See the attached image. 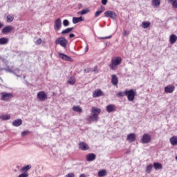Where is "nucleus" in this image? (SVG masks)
Instances as JSON below:
<instances>
[{
	"label": "nucleus",
	"instance_id": "f257e3e1",
	"mask_svg": "<svg viewBox=\"0 0 177 177\" xmlns=\"http://www.w3.org/2000/svg\"><path fill=\"white\" fill-rule=\"evenodd\" d=\"M100 113H102L100 108L93 107L91 109V115L88 116V121L90 122H97Z\"/></svg>",
	"mask_w": 177,
	"mask_h": 177
},
{
	"label": "nucleus",
	"instance_id": "f03ea898",
	"mask_svg": "<svg viewBox=\"0 0 177 177\" xmlns=\"http://www.w3.org/2000/svg\"><path fill=\"white\" fill-rule=\"evenodd\" d=\"M122 62V59L120 57H115L111 60V63L109 65V67L111 70H117V66H120L121 62Z\"/></svg>",
	"mask_w": 177,
	"mask_h": 177
},
{
	"label": "nucleus",
	"instance_id": "7ed1b4c3",
	"mask_svg": "<svg viewBox=\"0 0 177 177\" xmlns=\"http://www.w3.org/2000/svg\"><path fill=\"white\" fill-rule=\"evenodd\" d=\"M125 96L127 97L128 100L129 102H133L135 100V96H136V92L133 91V89L126 90L124 91Z\"/></svg>",
	"mask_w": 177,
	"mask_h": 177
},
{
	"label": "nucleus",
	"instance_id": "20e7f679",
	"mask_svg": "<svg viewBox=\"0 0 177 177\" xmlns=\"http://www.w3.org/2000/svg\"><path fill=\"white\" fill-rule=\"evenodd\" d=\"M55 45H60L62 48L66 49L67 48V44H68V41H67L64 37H61L57 38L55 41Z\"/></svg>",
	"mask_w": 177,
	"mask_h": 177
},
{
	"label": "nucleus",
	"instance_id": "39448f33",
	"mask_svg": "<svg viewBox=\"0 0 177 177\" xmlns=\"http://www.w3.org/2000/svg\"><path fill=\"white\" fill-rule=\"evenodd\" d=\"M1 100H3V102H8V100H10V99H12L13 97V93H1Z\"/></svg>",
	"mask_w": 177,
	"mask_h": 177
},
{
	"label": "nucleus",
	"instance_id": "423d86ee",
	"mask_svg": "<svg viewBox=\"0 0 177 177\" xmlns=\"http://www.w3.org/2000/svg\"><path fill=\"white\" fill-rule=\"evenodd\" d=\"M141 142L144 145L150 143V142H151V136H150V134H148V133L144 134L141 138Z\"/></svg>",
	"mask_w": 177,
	"mask_h": 177
},
{
	"label": "nucleus",
	"instance_id": "0eeeda50",
	"mask_svg": "<svg viewBox=\"0 0 177 177\" xmlns=\"http://www.w3.org/2000/svg\"><path fill=\"white\" fill-rule=\"evenodd\" d=\"M37 99H39L40 102H45V100L48 99V95L46 93H45V91H39L37 93Z\"/></svg>",
	"mask_w": 177,
	"mask_h": 177
},
{
	"label": "nucleus",
	"instance_id": "6e6552de",
	"mask_svg": "<svg viewBox=\"0 0 177 177\" xmlns=\"http://www.w3.org/2000/svg\"><path fill=\"white\" fill-rule=\"evenodd\" d=\"M105 17H110L113 20L117 19V14L114 11L108 10L104 12Z\"/></svg>",
	"mask_w": 177,
	"mask_h": 177
},
{
	"label": "nucleus",
	"instance_id": "1a4fd4ad",
	"mask_svg": "<svg viewBox=\"0 0 177 177\" xmlns=\"http://www.w3.org/2000/svg\"><path fill=\"white\" fill-rule=\"evenodd\" d=\"M54 26L55 31H59V30L62 28V19H60V18L57 19Z\"/></svg>",
	"mask_w": 177,
	"mask_h": 177
},
{
	"label": "nucleus",
	"instance_id": "9d476101",
	"mask_svg": "<svg viewBox=\"0 0 177 177\" xmlns=\"http://www.w3.org/2000/svg\"><path fill=\"white\" fill-rule=\"evenodd\" d=\"M117 111V106L115 104H109L106 106V111L108 113H114V111Z\"/></svg>",
	"mask_w": 177,
	"mask_h": 177
},
{
	"label": "nucleus",
	"instance_id": "9b49d317",
	"mask_svg": "<svg viewBox=\"0 0 177 177\" xmlns=\"http://www.w3.org/2000/svg\"><path fill=\"white\" fill-rule=\"evenodd\" d=\"M79 149L83 151H86V150H89V146L86 142H81L79 144Z\"/></svg>",
	"mask_w": 177,
	"mask_h": 177
},
{
	"label": "nucleus",
	"instance_id": "f8f14e48",
	"mask_svg": "<svg viewBox=\"0 0 177 177\" xmlns=\"http://www.w3.org/2000/svg\"><path fill=\"white\" fill-rule=\"evenodd\" d=\"M175 91V86L172 85H168L165 87V93H172Z\"/></svg>",
	"mask_w": 177,
	"mask_h": 177
},
{
	"label": "nucleus",
	"instance_id": "ddd939ff",
	"mask_svg": "<svg viewBox=\"0 0 177 177\" xmlns=\"http://www.w3.org/2000/svg\"><path fill=\"white\" fill-rule=\"evenodd\" d=\"M127 140H128V142H129V143H132V142H135V140H136V135L133 133L129 134L127 136Z\"/></svg>",
	"mask_w": 177,
	"mask_h": 177
},
{
	"label": "nucleus",
	"instance_id": "4468645a",
	"mask_svg": "<svg viewBox=\"0 0 177 177\" xmlns=\"http://www.w3.org/2000/svg\"><path fill=\"white\" fill-rule=\"evenodd\" d=\"M59 56L62 60H66V62H71L72 59L71 57H68L67 55L64 53H59Z\"/></svg>",
	"mask_w": 177,
	"mask_h": 177
},
{
	"label": "nucleus",
	"instance_id": "2eb2a0df",
	"mask_svg": "<svg viewBox=\"0 0 177 177\" xmlns=\"http://www.w3.org/2000/svg\"><path fill=\"white\" fill-rule=\"evenodd\" d=\"M111 82L115 86L118 85V77H117V75H112Z\"/></svg>",
	"mask_w": 177,
	"mask_h": 177
},
{
	"label": "nucleus",
	"instance_id": "dca6fc26",
	"mask_svg": "<svg viewBox=\"0 0 177 177\" xmlns=\"http://www.w3.org/2000/svg\"><path fill=\"white\" fill-rule=\"evenodd\" d=\"M100 96H103V91L101 89L95 90L93 93V97H100Z\"/></svg>",
	"mask_w": 177,
	"mask_h": 177
},
{
	"label": "nucleus",
	"instance_id": "f3484780",
	"mask_svg": "<svg viewBox=\"0 0 177 177\" xmlns=\"http://www.w3.org/2000/svg\"><path fill=\"white\" fill-rule=\"evenodd\" d=\"M12 30H13V28L12 26H7L2 29L1 32L3 34H9V32H10Z\"/></svg>",
	"mask_w": 177,
	"mask_h": 177
},
{
	"label": "nucleus",
	"instance_id": "a211bd4d",
	"mask_svg": "<svg viewBox=\"0 0 177 177\" xmlns=\"http://www.w3.org/2000/svg\"><path fill=\"white\" fill-rule=\"evenodd\" d=\"M96 160V155L95 153H88L86 155V160L87 161H94Z\"/></svg>",
	"mask_w": 177,
	"mask_h": 177
},
{
	"label": "nucleus",
	"instance_id": "6ab92c4d",
	"mask_svg": "<svg viewBox=\"0 0 177 177\" xmlns=\"http://www.w3.org/2000/svg\"><path fill=\"white\" fill-rule=\"evenodd\" d=\"M81 21H84V18L82 17H73V24H77V23H80Z\"/></svg>",
	"mask_w": 177,
	"mask_h": 177
},
{
	"label": "nucleus",
	"instance_id": "aec40b11",
	"mask_svg": "<svg viewBox=\"0 0 177 177\" xmlns=\"http://www.w3.org/2000/svg\"><path fill=\"white\" fill-rule=\"evenodd\" d=\"M23 124V120L21 119H17L12 122L13 127H20Z\"/></svg>",
	"mask_w": 177,
	"mask_h": 177
},
{
	"label": "nucleus",
	"instance_id": "412c9836",
	"mask_svg": "<svg viewBox=\"0 0 177 177\" xmlns=\"http://www.w3.org/2000/svg\"><path fill=\"white\" fill-rule=\"evenodd\" d=\"M169 142H170L171 145H172V146H176V145H177V136H174L171 138H170Z\"/></svg>",
	"mask_w": 177,
	"mask_h": 177
},
{
	"label": "nucleus",
	"instance_id": "4be33fe9",
	"mask_svg": "<svg viewBox=\"0 0 177 177\" xmlns=\"http://www.w3.org/2000/svg\"><path fill=\"white\" fill-rule=\"evenodd\" d=\"M177 41V37L176 36V35H171L169 37V42L171 44V45H174V44H175Z\"/></svg>",
	"mask_w": 177,
	"mask_h": 177
},
{
	"label": "nucleus",
	"instance_id": "5701e85b",
	"mask_svg": "<svg viewBox=\"0 0 177 177\" xmlns=\"http://www.w3.org/2000/svg\"><path fill=\"white\" fill-rule=\"evenodd\" d=\"M73 30H74V27L72 28H68L62 31L61 34L62 35H66V34H68L70 32H71V31H73Z\"/></svg>",
	"mask_w": 177,
	"mask_h": 177
},
{
	"label": "nucleus",
	"instance_id": "b1692460",
	"mask_svg": "<svg viewBox=\"0 0 177 177\" xmlns=\"http://www.w3.org/2000/svg\"><path fill=\"white\" fill-rule=\"evenodd\" d=\"M153 168L156 169V171H158V169H162V165L160 162H154Z\"/></svg>",
	"mask_w": 177,
	"mask_h": 177
},
{
	"label": "nucleus",
	"instance_id": "393cba45",
	"mask_svg": "<svg viewBox=\"0 0 177 177\" xmlns=\"http://www.w3.org/2000/svg\"><path fill=\"white\" fill-rule=\"evenodd\" d=\"M9 42V39L7 37L0 38V45H6Z\"/></svg>",
	"mask_w": 177,
	"mask_h": 177
},
{
	"label": "nucleus",
	"instance_id": "a878e982",
	"mask_svg": "<svg viewBox=\"0 0 177 177\" xmlns=\"http://www.w3.org/2000/svg\"><path fill=\"white\" fill-rule=\"evenodd\" d=\"M76 82L77 80L75 79V77L72 76L68 79L67 83L69 84V85H74Z\"/></svg>",
	"mask_w": 177,
	"mask_h": 177
},
{
	"label": "nucleus",
	"instance_id": "bb28decb",
	"mask_svg": "<svg viewBox=\"0 0 177 177\" xmlns=\"http://www.w3.org/2000/svg\"><path fill=\"white\" fill-rule=\"evenodd\" d=\"M3 70L7 73H11L12 74H15V71H17V73H19L20 71V69L19 68H16L15 71H13L10 68H5Z\"/></svg>",
	"mask_w": 177,
	"mask_h": 177
},
{
	"label": "nucleus",
	"instance_id": "cd10ccee",
	"mask_svg": "<svg viewBox=\"0 0 177 177\" xmlns=\"http://www.w3.org/2000/svg\"><path fill=\"white\" fill-rule=\"evenodd\" d=\"M29 169H31V165H28L26 166H24V167L21 168V171L22 172L27 173Z\"/></svg>",
	"mask_w": 177,
	"mask_h": 177
},
{
	"label": "nucleus",
	"instance_id": "c85d7f7f",
	"mask_svg": "<svg viewBox=\"0 0 177 177\" xmlns=\"http://www.w3.org/2000/svg\"><path fill=\"white\" fill-rule=\"evenodd\" d=\"M73 110L76 111V113H79V114H81V113H82V108L80 107V106H73Z\"/></svg>",
	"mask_w": 177,
	"mask_h": 177
},
{
	"label": "nucleus",
	"instance_id": "c756f323",
	"mask_svg": "<svg viewBox=\"0 0 177 177\" xmlns=\"http://www.w3.org/2000/svg\"><path fill=\"white\" fill-rule=\"evenodd\" d=\"M107 175V171L104 169L100 170L98 171V176L99 177H104Z\"/></svg>",
	"mask_w": 177,
	"mask_h": 177
},
{
	"label": "nucleus",
	"instance_id": "7c9ffc66",
	"mask_svg": "<svg viewBox=\"0 0 177 177\" xmlns=\"http://www.w3.org/2000/svg\"><path fill=\"white\" fill-rule=\"evenodd\" d=\"M1 120L3 121H8L10 120V115H2L0 116Z\"/></svg>",
	"mask_w": 177,
	"mask_h": 177
},
{
	"label": "nucleus",
	"instance_id": "2f4dec72",
	"mask_svg": "<svg viewBox=\"0 0 177 177\" xmlns=\"http://www.w3.org/2000/svg\"><path fill=\"white\" fill-rule=\"evenodd\" d=\"M89 12H91L89 8H86V9L82 10V11H79L77 12V15H86V13H89Z\"/></svg>",
	"mask_w": 177,
	"mask_h": 177
},
{
	"label": "nucleus",
	"instance_id": "473e14b6",
	"mask_svg": "<svg viewBox=\"0 0 177 177\" xmlns=\"http://www.w3.org/2000/svg\"><path fill=\"white\" fill-rule=\"evenodd\" d=\"M7 19V22L8 23H12V21H13L14 19H15V16L11 15H8L6 17Z\"/></svg>",
	"mask_w": 177,
	"mask_h": 177
},
{
	"label": "nucleus",
	"instance_id": "72a5a7b5",
	"mask_svg": "<svg viewBox=\"0 0 177 177\" xmlns=\"http://www.w3.org/2000/svg\"><path fill=\"white\" fill-rule=\"evenodd\" d=\"M150 21H143L142 23V28H149V26H150Z\"/></svg>",
	"mask_w": 177,
	"mask_h": 177
},
{
	"label": "nucleus",
	"instance_id": "f704fd0d",
	"mask_svg": "<svg viewBox=\"0 0 177 177\" xmlns=\"http://www.w3.org/2000/svg\"><path fill=\"white\" fill-rule=\"evenodd\" d=\"M152 3L153 6H160L161 0H152Z\"/></svg>",
	"mask_w": 177,
	"mask_h": 177
},
{
	"label": "nucleus",
	"instance_id": "c9c22d12",
	"mask_svg": "<svg viewBox=\"0 0 177 177\" xmlns=\"http://www.w3.org/2000/svg\"><path fill=\"white\" fill-rule=\"evenodd\" d=\"M151 169H153V165H149L146 167V172L147 174H150V172H151Z\"/></svg>",
	"mask_w": 177,
	"mask_h": 177
},
{
	"label": "nucleus",
	"instance_id": "e433bc0d",
	"mask_svg": "<svg viewBox=\"0 0 177 177\" xmlns=\"http://www.w3.org/2000/svg\"><path fill=\"white\" fill-rule=\"evenodd\" d=\"M63 26H64V27H68V26H70V21L67 19H64L63 21Z\"/></svg>",
	"mask_w": 177,
	"mask_h": 177
},
{
	"label": "nucleus",
	"instance_id": "4c0bfd02",
	"mask_svg": "<svg viewBox=\"0 0 177 177\" xmlns=\"http://www.w3.org/2000/svg\"><path fill=\"white\" fill-rule=\"evenodd\" d=\"M101 13H103V10H98L95 13V17H99L100 16Z\"/></svg>",
	"mask_w": 177,
	"mask_h": 177
},
{
	"label": "nucleus",
	"instance_id": "58836bf2",
	"mask_svg": "<svg viewBox=\"0 0 177 177\" xmlns=\"http://www.w3.org/2000/svg\"><path fill=\"white\" fill-rule=\"evenodd\" d=\"M124 95H125V91L124 92H119L117 93L118 97H124Z\"/></svg>",
	"mask_w": 177,
	"mask_h": 177
},
{
	"label": "nucleus",
	"instance_id": "ea45409f",
	"mask_svg": "<svg viewBox=\"0 0 177 177\" xmlns=\"http://www.w3.org/2000/svg\"><path fill=\"white\" fill-rule=\"evenodd\" d=\"M171 3H172L173 8H177V0H173Z\"/></svg>",
	"mask_w": 177,
	"mask_h": 177
},
{
	"label": "nucleus",
	"instance_id": "a19ab883",
	"mask_svg": "<svg viewBox=\"0 0 177 177\" xmlns=\"http://www.w3.org/2000/svg\"><path fill=\"white\" fill-rule=\"evenodd\" d=\"M18 177H28V173L24 171V173L21 174Z\"/></svg>",
	"mask_w": 177,
	"mask_h": 177
},
{
	"label": "nucleus",
	"instance_id": "79ce46f5",
	"mask_svg": "<svg viewBox=\"0 0 177 177\" xmlns=\"http://www.w3.org/2000/svg\"><path fill=\"white\" fill-rule=\"evenodd\" d=\"M42 43V39H41V38L38 39L35 42V45H41V44Z\"/></svg>",
	"mask_w": 177,
	"mask_h": 177
},
{
	"label": "nucleus",
	"instance_id": "37998d69",
	"mask_svg": "<svg viewBox=\"0 0 177 177\" xmlns=\"http://www.w3.org/2000/svg\"><path fill=\"white\" fill-rule=\"evenodd\" d=\"M65 177H75V174H74V173H69L66 175Z\"/></svg>",
	"mask_w": 177,
	"mask_h": 177
},
{
	"label": "nucleus",
	"instance_id": "c03bdc74",
	"mask_svg": "<svg viewBox=\"0 0 177 177\" xmlns=\"http://www.w3.org/2000/svg\"><path fill=\"white\" fill-rule=\"evenodd\" d=\"M84 73H92V68H87L84 69Z\"/></svg>",
	"mask_w": 177,
	"mask_h": 177
},
{
	"label": "nucleus",
	"instance_id": "a18cd8bd",
	"mask_svg": "<svg viewBox=\"0 0 177 177\" xmlns=\"http://www.w3.org/2000/svg\"><path fill=\"white\" fill-rule=\"evenodd\" d=\"M99 39H110L111 38V35L108 36V37H98Z\"/></svg>",
	"mask_w": 177,
	"mask_h": 177
},
{
	"label": "nucleus",
	"instance_id": "49530a36",
	"mask_svg": "<svg viewBox=\"0 0 177 177\" xmlns=\"http://www.w3.org/2000/svg\"><path fill=\"white\" fill-rule=\"evenodd\" d=\"M28 134V131H24L21 133V136H26V135Z\"/></svg>",
	"mask_w": 177,
	"mask_h": 177
},
{
	"label": "nucleus",
	"instance_id": "de8ad7c7",
	"mask_svg": "<svg viewBox=\"0 0 177 177\" xmlns=\"http://www.w3.org/2000/svg\"><path fill=\"white\" fill-rule=\"evenodd\" d=\"M109 0H102V5H107Z\"/></svg>",
	"mask_w": 177,
	"mask_h": 177
},
{
	"label": "nucleus",
	"instance_id": "09e8293b",
	"mask_svg": "<svg viewBox=\"0 0 177 177\" xmlns=\"http://www.w3.org/2000/svg\"><path fill=\"white\" fill-rule=\"evenodd\" d=\"M97 71V66H95L93 68H92V73H96Z\"/></svg>",
	"mask_w": 177,
	"mask_h": 177
},
{
	"label": "nucleus",
	"instance_id": "8fccbe9b",
	"mask_svg": "<svg viewBox=\"0 0 177 177\" xmlns=\"http://www.w3.org/2000/svg\"><path fill=\"white\" fill-rule=\"evenodd\" d=\"M74 37H75V35L74 33H71L69 35V38H74Z\"/></svg>",
	"mask_w": 177,
	"mask_h": 177
},
{
	"label": "nucleus",
	"instance_id": "3c124183",
	"mask_svg": "<svg viewBox=\"0 0 177 177\" xmlns=\"http://www.w3.org/2000/svg\"><path fill=\"white\" fill-rule=\"evenodd\" d=\"M88 50H89V47L88 46V45H86L85 49H84V52L85 53H86V52H88Z\"/></svg>",
	"mask_w": 177,
	"mask_h": 177
},
{
	"label": "nucleus",
	"instance_id": "603ef678",
	"mask_svg": "<svg viewBox=\"0 0 177 177\" xmlns=\"http://www.w3.org/2000/svg\"><path fill=\"white\" fill-rule=\"evenodd\" d=\"M80 177H86V175H85V174H81Z\"/></svg>",
	"mask_w": 177,
	"mask_h": 177
},
{
	"label": "nucleus",
	"instance_id": "864d4df0",
	"mask_svg": "<svg viewBox=\"0 0 177 177\" xmlns=\"http://www.w3.org/2000/svg\"><path fill=\"white\" fill-rule=\"evenodd\" d=\"M169 3H171V2H174V0H167Z\"/></svg>",
	"mask_w": 177,
	"mask_h": 177
},
{
	"label": "nucleus",
	"instance_id": "5fc2aeb1",
	"mask_svg": "<svg viewBox=\"0 0 177 177\" xmlns=\"http://www.w3.org/2000/svg\"><path fill=\"white\" fill-rule=\"evenodd\" d=\"M1 27H3V24H2V23L0 22V28H1Z\"/></svg>",
	"mask_w": 177,
	"mask_h": 177
},
{
	"label": "nucleus",
	"instance_id": "6e6d98bb",
	"mask_svg": "<svg viewBox=\"0 0 177 177\" xmlns=\"http://www.w3.org/2000/svg\"><path fill=\"white\" fill-rule=\"evenodd\" d=\"M15 75H16L17 77H20L19 75H16V73H14Z\"/></svg>",
	"mask_w": 177,
	"mask_h": 177
},
{
	"label": "nucleus",
	"instance_id": "4d7b16f0",
	"mask_svg": "<svg viewBox=\"0 0 177 177\" xmlns=\"http://www.w3.org/2000/svg\"><path fill=\"white\" fill-rule=\"evenodd\" d=\"M124 35H127V31H126V32H124Z\"/></svg>",
	"mask_w": 177,
	"mask_h": 177
},
{
	"label": "nucleus",
	"instance_id": "13d9d810",
	"mask_svg": "<svg viewBox=\"0 0 177 177\" xmlns=\"http://www.w3.org/2000/svg\"><path fill=\"white\" fill-rule=\"evenodd\" d=\"M176 161H177V156H176Z\"/></svg>",
	"mask_w": 177,
	"mask_h": 177
},
{
	"label": "nucleus",
	"instance_id": "bf43d9fd",
	"mask_svg": "<svg viewBox=\"0 0 177 177\" xmlns=\"http://www.w3.org/2000/svg\"><path fill=\"white\" fill-rule=\"evenodd\" d=\"M24 78H26V76H24Z\"/></svg>",
	"mask_w": 177,
	"mask_h": 177
}]
</instances>
